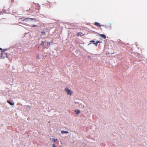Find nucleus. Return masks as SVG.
Here are the masks:
<instances>
[{
    "label": "nucleus",
    "instance_id": "nucleus-5",
    "mask_svg": "<svg viewBox=\"0 0 147 147\" xmlns=\"http://www.w3.org/2000/svg\"><path fill=\"white\" fill-rule=\"evenodd\" d=\"M83 35H84V34H83V33L81 32H78L76 34V36H82Z\"/></svg>",
    "mask_w": 147,
    "mask_h": 147
},
{
    "label": "nucleus",
    "instance_id": "nucleus-9",
    "mask_svg": "<svg viewBox=\"0 0 147 147\" xmlns=\"http://www.w3.org/2000/svg\"><path fill=\"white\" fill-rule=\"evenodd\" d=\"M61 133L62 134H68L69 133V132L68 131H61Z\"/></svg>",
    "mask_w": 147,
    "mask_h": 147
},
{
    "label": "nucleus",
    "instance_id": "nucleus-11",
    "mask_svg": "<svg viewBox=\"0 0 147 147\" xmlns=\"http://www.w3.org/2000/svg\"><path fill=\"white\" fill-rule=\"evenodd\" d=\"M102 42L100 41H97L96 42V46L97 47L98 46V44L99 43H101Z\"/></svg>",
    "mask_w": 147,
    "mask_h": 147
},
{
    "label": "nucleus",
    "instance_id": "nucleus-2",
    "mask_svg": "<svg viewBox=\"0 0 147 147\" xmlns=\"http://www.w3.org/2000/svg\"><path fill=\"white\" fill-rule=\"evenodd\" d=\"M40 45L42 46L44 48H48V45L49 46L50 45V43L48 42H45L42 41Z\"/></svg>",
    "mask_w": 147,
    "mask_h": 147
},
{
    "label": "nucleus",
    "instance_id": "nucleus-18",
    "mask_svg": "<svg viewBox=\"0 0 147 147\" xmlns=\"http://www.w3.org/2000/svg\"><path fill=\"white\" fill-rule=\"evenodd\" d=\"M30 10H31V8H30L29 10H27V11H30Z\"/></svg>",
    "mask_w": 147,
    "mask_h": 147
},
{
    "label": "nucleus",
    "instance_id": "nucleus-14",
    "mask_svg": "<svg viewBox=\"0 0 147 147\" xmlns=\"http://www.w3.org/2000/svg\"><path fill=\"white\" fill-rule=\"evenodd\" d=\"M41 33L42 34H43V35H46V34H45V32H41Z\"/></svg>",
    "mask_w": 147,
    "mask_h": 147
},
{
    "label": "nucleus",
    "instance_id": "nucleus-6",
    "mask_svg": "<svg viewBox=\"0 0 147 147\" xmlns=\"http://www.w3.org/2000/svg\"><path fill=\"white\" fill-rule=\"evenodd\" d=\"M7 102L11 105H13L14 104V103H12L9 100H7Z\"/></svg>",
    "mask_w": 147,
    "mask_h": 147
},
{
    "label": "nucleus",
    "instance_id": "nucleus-8",
    "mask_svg": "<svg viewBox=\"0 0 147 147\" xmlns=\"http://www.w3.org/2000/svg\"><path fill=\"white\" fill-rule=\"evenodd\" d=\"M99 36L103 37L105 39L106 38V36L105 34H100Z\"/></svg>",
    "mask_w": 147,
    "mask_h": 147
},
{
    "label": "nucleus",
    "instance_id": "nucleus-17",
    "mask_svg": "<svg viewBox=\"0 0 147 147\" xmlns=\"http://www.w3.org/2000/svg\"><path fill=\"white\" fill-rule=\"evenodd\" d=\"M3 50L4 49H3L1 48H0V50L1 51H3Z\"/></svg>",
    "mask_w": 147,
    "mask_h": 147
},
{
    "label": "nucleus",
    "instance_id": "nucleus-1",
    "mask_svg": "<svg viewBox=\"0 0 147 147\" xmlns=\"http://www.w3.org/2000/svg\"><path fill=\"white\" fill-rule=\"evenodd\" d=\"M6 50L4 49L3 51H1V55L0 56V58L1 59H4L5 57H7V53L5 52V51Z\"/></svg>",
    "mask_w": 147,
    "mask_h": 147
},
{
    "label": "nucleus",
    "instance_id": "nucleus-7",
    "mask_svg": "<svg viewBox=\"0 0 147 147\" xmlns=\"http://www.w3.org/2000/svg\"><path fill=\"white\" fill-rule=\"evenodd\" d=\"M75 111L76 112V114H78L80 113V111L79 109H76L75 110Z\"/></svg>",
    "mask_w": 147,
    "mask_h": 147
},
{
    "label": "nucleus",
    "instance_id": "nucleus-3",
    "mask_svg": "<svg viewBox=\"0 0 147 147\" xmlns=\"http://www.w3.org/2000/svg\"><path fill=\"white\" fill-rule=\"evenodd\" d=\"M65 91L67 92V94L71 96L73 93V92L71 90H69L68 88L66 87L65 88Z\"/></svg>",
    "mask_w": 147,
    "mask_h": 147
},
{
    "label": "nucleus",
    "instance_id": "nucleus-19",
    "mask_svg": "<svg viewBox=\"0 0 147 147\" xmlns=\"http://www.w3.org/2000/svg\"><path fill=\"white\" fill-rule=\"evenodd\" d=\"M33 27H35V26H36V25H33Z\"/></svg>",
    "mask_w": 147,
    "mask_h": 147
},
{
    "label": "nucleus",
    "instance_id": "nucleus-15",
    "mask_svg": "<svg viewBox=\"0 0 147 147\" xmlns=\"http://www.w3.org/2000/svg\"><path fill=\"white\" fill-rule=\"evenodd\" d=\"M53 140V141L54 142H55L56 141H57V139H54V138H53L52 139Z\"/></svg>",
    "mask_w": 147,
    "mask_h": 147
},
{
    "label": "nucleus",
    "instance_id": "nucleus-10",
    "mask_svg": "<svg viewBox=\"0 0 147 147\" xmlns=\"http://www.w3.org/2000/svg\"><path fill=\"white\" fill-rule=\"evenodd\" d=\"M94 24L98 26H100V24L99 23L97 22H95L94 23Z\"/></svg>",
    "mask_w": 147,
    "mask_h": 147
},
{
    "label": "nucleus",
    "instance_id": "nucleus-13",
    "mask_svg": "<svg viewBox=\"0 0 147 147\" xmlns=\"http://www.w3.org/2000/svg\"><path fill=\"white\" fill-rule=\"evenodd\" d=\"M36 59L38 60L40 58V56L39 55H36Z\"/></svg>",
    "mask_w": 147,
    "mask_h": 147
},
{
    "label": "nucleus",
    "instance_id": "nucleus-16",
    "mask_svg": "<svg viewBox=\"0 0 147 147\" xmlns=\"http://www.w3.org/2000/svg\"><path fill=\"white\" fill-rule=\"evenodd\" d=\"M52 146L53 147H57V146L54 143L53 145Z\"/></svg>",
    "mask_w": 147,
    "mask_h": 147
},
{
    "label": "nucleus",
    "instance_id": "nucleus-4",
    "mask_svg": "<svg viewBox=\"0 0 147 147\" xmlns=\"http://www.w3.org/2000/svg\"><path fill=\"white\" fill-rule=\"evenodd\" d=\"M19 19L21 21H25L26 22H28L29 19H31V20H34V19L33 18H25L24 19H23V18H20Z\"/></svg>",
    "mask_w": 147,
    "mask_h": 147
},
{
    "label": "nucleus",
    "instance_id": "nucleus-12",
    "mask_svg": "<svg viewBox=\"0 0 147 147\" xmlns=\"http://www.w3.org/2000/svg\"><path fill=\"white\" fill-rule=\"evenodd\" d=\"M90 42H92L96 46V42L94 40H92L90 41Z\"/></svg>",
    "mask_w": 147,
    "mask_h": 147
}]
</instances>
